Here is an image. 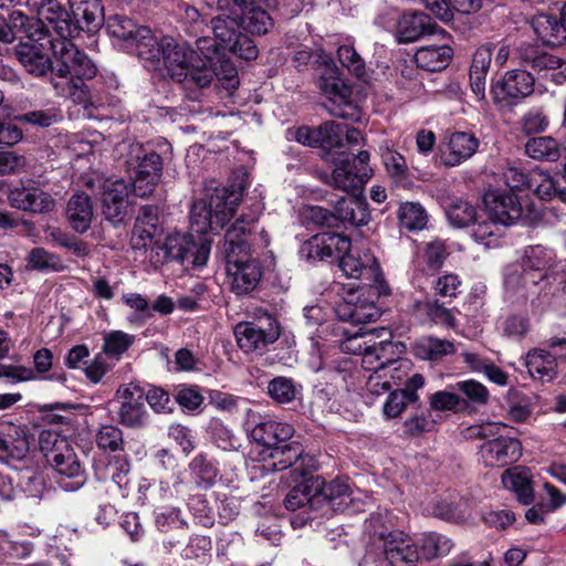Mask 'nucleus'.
I'll return each instance as SVG.
<instances>
[{
	"label": "nucleus",
	"instance_id": "2f4dec72",
	"mask_svg": "<svg viewBox=\"0 0 566 566\" xmlns=\"http://www.w3.org/2000/svg\"><path fill=\"white\" fill-rule=\"evenodd\" d=\"M479 145V139L471 133L455 132L451 134L448 140L449 153L444 158V164L451 167L460 165L476 153Z\"/></svg>",
	"mask_w": 566,
	"mask_h": 566
},
{
	"label": "nucleus",
	"instance_id": "a19ab883",
	"mask_svg": "<svg viewBox=\"0 0 566 566\" xmlns=\"http://www.w3.org/2000/svg\"><path fill=\"white\" fill-rule=\"evenodd\" d=\"M336 218L355 227L366 224L369 214L365 205L355 197H343L335 206Z\"/></svg>",
	"mask_w": 566,
	"mask_h": 566
},
{
	"label": "nucleus",
	"instance_id": "473e14b6",
	"mask_svg": "<svg viewBox=\"0 0 566 566\" xmlns=\"http://www.w3.org/2000/svg\"><path fill=\"white\" fill-rule=\"evenodd\" d=\"M211 22L214 35L220 40L223 48L239 54L241 57H244L243 45L248 38L241 31L233 29L234 25L240 28L239 22H237V18H216Z\"/></svg>",
	"mask_w": 566,
	"mask_h": 566
},
{
	"label": "nucleus",
	"instance_id": "4be33fe9",
	"mask_svg": "<svg viewBox=\"0 0 566 566\" xmlns=\"http://www.w3.org/2000/svg\"><path fill=\"white\" fill-rule=\"evenodd\" d=\"M382 541V549L390 566H412L419 558L416 545L402 532L392 531L388 534L377 532Z\"/></svg>",
	"mask_w": 566,
	"mask_h": 566
},
{
	"label": "nucleus",
	"instance_id": "37998d69",
	"mask_svg": "<svg viewBox=\"0 0 566 566\" xmlns=\"http://www.w3.org/2000/svg\"><path fill=\"white\" fill-rule=\"evenodd\" d=\"M128 474L129 463L123 459L111 461L102 469L96 470L97 478L104 481L109 480L119 491H122V496H127L130 489Z\"/></svg>",
	"mask_w": 566,
	"mask_h": 566
},
{
	"label": "nucleus",
	"instance_id": "c85d7f7f",
	"mask_svg": "<svg viewBox=\"0 0 566 566\" xmlns=\"http://www.w3.org/2000/svg\"><path fill=\"white\" fill-rule=\"evenodd\" d=\"M43 29L44 23L42 20L29 18L21 10H12L8 17L0 14L1 43H12L22 31L28 38H34L36 32H41Z\"/></svg>",
	"mask_w": 566,
	"mask_h": 566
},
{
	"label": "nucleus",
	"instance_id": "4468645a",
	"mask_svg": "<svg viewBox=\"0 0 566 566\" xmlns=\"http://www.w3.org/2000/svg\"><path fill=\"white\" fill-rule=\"evenodd\" d=\"M119 401L118 421L132 429L144 428L149 422V412L144 403L143 389L133 382L120 385L115 394Z\"/></svg>",
	"mask_w": 566,
	"mask_h": 566
},
{
	"label": "nucleus",
	"instance_id": "dca6fc26",
	"mask_svg": "<svg viewBox=\"0 0 566 566\" xmlns=\"http://www.w3.org/2000/svg\"><path fill=\"white\" fill-rule=\"evenodd\" d=\"M338 259V265L347 277L364 280L367 285L378 283L381 279L378 261L369 250H353L349 247Z\"/></svg>",
	"mask_w": 566,
	"mask_h": 566
},
{
	"label": "nucleus",
	"instance_id": "09e8293b",
	"mask_svg": "<svg viewBox=\"0 0 566 566\" xmlns=\"http://www.w3.org/2000/svg\"><path fill=\"white\" fill-rule=\"evenodd\" d=\"M400 227L409 230H422L428 222L424 208L418 202H405L398 211Z\"/></svg>",
	"mask_w": 566,
	"mask_h": 566
},
{
	"label": "nucleus",
	"instance_id": "6ab92c4d",
	"mask_svg": "<svg viewBox=\"0 0 566 566\" xmlns=\"http://www.w3.org/2000/svg\"><path fill=\"white\" fill-rule=\"evenodd\" d=\"M102 189L103 213L111 221L119 219L126 208V198L129 192V185L122 178H107L102 180H88L86 185L94 188L95 185Z\"/></svg>",
	"mask_w": 566,
	"mask_h": 566
},
{
	"label": "nucleus",
	"instance_id": "de8ad7c7",
	"mask_svg": "<svg viewBox=\"0 0 566 566\" xmlns=\"http://www.w3.org/2000/svg\"><path fill=\"white\" fill-rule=\"evenodd\" d=\"M72 19L78 30L96 28L103 21V7L99 0H86L72 11Z\"/></svg>",
	"mask_w": 566,
	"mask_h": 566
},
{
	"label": "nucleus",
	"instance_id": "ea45409f",
	"mask_svg": "<svg viewBox=\"0 0 566 566\" xmlns=\"http://www.w3.org/2000/svg\"><path fill=\"white\" fill-rule=\"evenodd\" d=\"M136 153L135 159H129V165H134V174L146 176L147 178H160L163 170L161 157L155 151H145L140 145H133L130 154Z\"/></svg>",
	"mask_w": 566,
	"mask_h": 566
},
{
	"label": "nucleus",
	"instance_id": "f257e3e1",
	"mask_svg": "<svg viewBox=\"0 0 566 566\" xmlns=\"http://www.w3.org/2000/svg\"><path fill=\"white\" fill-rule=\"evenodd\" d=\"M39 15L48 21L53 33L45 27L46 43L54 57L62 60V66L57 69L59 81H54V90L57 95L70 98L85 108L94 106L86 80L96 75L97 69L90 57L80 51L71 41L78 33L72 14L56 0L34 2Z\"/></svg>",
	"mask_w": 566,
	"mask_h": 566
},
{
	"label": "nucleus",
	"instance_id": "3c124183",
	"mask_svg": "<svg viewBox=\"0 0 566 566\" xmlns=\"http://www.w3.org/2000/svg\"><path fill=\"white\" fill-rule=\"evenodd\" d=\"M450 223L457 228H464L476 220V208L470 201L457 199L446 211Z\"/></svg>",
	"mask_w": 566,
	"mask_h": 566
},
{
	"label": "nucleus",
	"instance_id": "ddd939ff",
	"mask_svg": "<svg viewBox=\"0 0 566 566\" xmlns=\"http://www.w3.org/2000/svg\"><path fill=\"white\" fill-rule=\"evenodd\" d=\"M294 429L291 424L264 420L254 426L250 431V460L254 463L265 462L266 454L272 452L277 444L292 438Z\"/></svg>",
	"mask_w": 566,
	"mask_h": 566
},
{
	"label": "nucleus",
	"instance_id": "5fc2aeb1",
	"mask_svg": "<svg viewBox=\"0 0 566 566\" xmlns=\"http://www.w3.org/2000/svg\"><path fill=\"white\" fill-rule=\"evenodd\" d=\"M379 150L387 172L398 180L405 178L408 172L405 157L392 149L387 143L381 145Z\"/></svg>",
	"mask_w": 566,
	"mask_h": 566
},
{
	"label": "nucleus",
	"instance_id": "412c9836",
	"mask_svg": "<svg viewBox=\"0 0 566 566\" xmlns=\"http://www.w3.org/2000/svg\"><path fill=\"white\" fill-rule=\"evenodd\" d=\"M266 454V461L256 462L250 467V479L264 476L269 472L282 471L295 465L301 459L303 450L298 443H280Z\"/></svg>",
	"mask_w": 566,
	"mask_h": 566
},
{
	"label": "nucleus",
	"instance_id": "1a4fd4ad",
	"mask_svg": "<svg viewBox=\"0 0 566 566\" xmlns=\"http://www.w3.org/2000/svg\"><path fill=\"white\" fill-rule=\"evenodd\" d=\"M518 62L532 70L538 81L563 85L566 83V60L548 53L535 44L523 43L516 49Z\"/></svg>",
	"mask_w": 566,
	"mask_h": 566
},
{
	"label": "nucleus",
	"instance_id": "c9c22d12",
	"mask_svg": "<svg viewBox=\"0 0 566 566\" xmlns=\"http://www.w3.org/2000/svg\"><path fill=\"white\" fill-rule=\"evenodd\" d=\"M319 88L333 102L347 104L352 95L350 87L345 84L340 71L333 62L326 63L319 76Z\"/></svg>",
	"mask_w": 566,
	"mask_h": 566
},
{
	"label": "nucleus",
	"instance_id": "6e6d98bb",
	"mask_svg": "<svg viewBox=\"0 0 566 566\" xmlns=\"http://www.w3.org/2000/svg\"><path fill=\"white\" fill-rule=\"evenodd\" d=\"M556 175L544 171H533L530 175V188L544 200L556 198Z\"/></svg>",
	"mask_w": 566,
	"mask_h": 566
},
{
	"label": "nucleus",
	"instance_id": "13d9d810",
	"mask_svg": "<svg viewBox=\"0 0 566 566\" xmlns=\"http://www.w3.org/2000/svg\"><path fill=\"white\" fill-rule=\"evenodd\" d=\"M453 388L462 392L469 401L476 406H485L490 399L489 389L474 379L459 381Z\"/></svg>",
	"mask_w": 566,
	"mask_h": 566
},
{
	"label": "nucleus",
	"instance_id": "7ed1b4c3",
	"mask_svg": "<svg viewBox=\"0 0 566 566\" xmlns=\"http://www.w3.org/2000/svg\"><path fill=\"white\" fill-rule=\"evenodd\" d=\"M247 185V175L238 178L228 187L217 188L208 202L196 201L190 213V227L199 234H206L222 229L237 212L243 198Z\"/></svg>",
	"mask_w": 566,
	"mask_h": 566
},
{
	"label": "nucleus",
	"instance_id": "20e7f679",
	"mask_svg": "<svg viewBox=\"0 0 566 566\" xmlns=\"http://www.w3.org/2000/svg\"><path fill=\"white\" fill-rule=\"evenodd\" d=\"M39 443L46 461L60 475V488L67 492L81 489L85 483L84 470L67 439L55 431H42Z\"/></svg>",
	"mask_w": 566,
	"mask_h": 566
},
{
	"label": "nucleus",
	"instance_id": "9b49d317",
	"mask_svg": "<svg viewBox=\"0 0 566 566\" xmlns=\"http://www.w3.org/2000/svg\"><path fill=\"white\" fill-rule=\"evenodd\" d=\"M484 203L489 217L502 226H511L517 221H531L532 211L528 203L514 192L488 191L484 195Z\"/></svg>",
	"mask_w": 566,
	"mask_h": 566
},
{
	"label": "nucleus",
	"instance_id": "a18cd8bd",
	"mask_svg": "<svg viewBox=\"0 0 566 566\" xmlns=\"http://www.w3.org/2000/svg\"><path fill=\"white\" fill-rule=\"evenodd\" d=\"M29 452V441L18 429L4 433L0 444V460L9 462L10 460H22Z\"/></svg>",
	"mask_w": 566,
	"mask_h": 566
},
{
	"label": "nucleus",
	"instance_id": "72a5a7b5",
	"mask_svg": "<svg viewBox=\"0 0 566 566\" xmlns=\"http://www.w3.org/2000/svg\"><path fill=\"white\" fill-rule=\"evenodd\" d=\"M384 335H389L388 331L386 328H373V329H366V328H359L357 332H355L353 335H350L343 344L342 349L344 352H349L355 355L361 354L363 359L361 364L365 368H371V365L374 363V359L378 358L376 354V345H369L367 342L364 343V346L360 343H357L359 338L365 337H382Z\"/></svg>",
	"mask_w": 566,
	"mask_h": 566
},
{
	"label": "nucleus",
	"instance_id": "864d4df0",
	"mask_svg": "<svg viewBox=\"0 0 566 566\" xmlns=\"http://www.w3.org/2000/svg\"><path fill=\"white\" fill-rule=\"evenodd\" d=\"M133 342L134 336L122 331H113L104 337L103 354L118 360Z\"/></svg>",
	"mask_w": 566,
	"mask_h": 566
},
{
	"label": "nucleus",
	"instance_id": "b1692460",
	"mask_svg": "<svg viewBox=\"0 0 566 566\" xmlns=\"http://www.w3.org/2000/svg\"><path fill=\"white\" fill-rule=\"evenodd\" d=\"M480 453L486 467L503 468L521 458L522 444L517 439L501 436L485 441Z\"/></svg>",
	"mask_w": 566,
	"mask_h": 566
},
{
	"label": "nucleus",
	"instance_id": "c756f323",
	"mask_svg": "<svg viewBox=\"0 0 566 566\" xmlns=\"http://www.w3.org/2000/svg\"><path fill=\"white\" fill-rule=\"evenodd\" d=\"M94 217L91 198L84 192L74 193L66 206V218L73 230L84 233L91 227Z\"/></svg>",
	"mask_w": 566,
	"mask_h": 566
},
{
	"label": "nucleus",
	"instance_id": "49530a36",
	"mask_svg": "<svg viewBox=\"0 0 566 566\" xmlns=\"http://www.w3.org/2000/svg\"><path fill=\"white\" fill-rule=\"evenodd\" d=\"M454 352L455 346L452 342L437 337L424 338L416 345V355L427 360H440Z\"/></svg>",
	"mask_w": 566,
	"mask_h": 566
},
{
	"label": "nucleus",
	"instance_id": "c03bdc74",
	"mask_svg": "<svg viewBox=\"0 0 566 566\" xmlns=\"http://www.w3.org/2000/svg\"><path fill=\"white\" fill-rule=\"evenodd\" d=\"M154 523L160 533L186 531L188 522L181 516V511L175 506H158L154 510Z\"/></svg>",
	"mask_w": 566,
	"mask_h": 566
},
{
	"label": "nucleus",
	"instance_id": "cd10ccee",
	"mask_svg": "<svg viewBox=\"0 0 566 566\" xmlns=\"http://www.w3.org/2000/svg\"><path fill=\"white\" fill-rule=\"evenodd\" d=\"M295 139L305 146L333 149L343 146L340 124L328 120L315 128L303 126L295 132Z\"/></svg>",
	"mask_w": 566,
	"mask_h": 566
},
{
	"label": "nucleus",
	"instance_id": "39448f33",
	"mask_svg": "<svg viewBox=\"0 0 566 566\" xmlns=\"http://www.w3.org/2000/svg\"><path fill=\"white\" fill-rule=\"evenodd\" d=\"M148 36L149 48L143 51V60L151 63L163 61L170 77L177 82L188 80L193 51L186 43L170 36L156 38L151 30H142Z\"/></svg>",
	"mask_w": 566,
	"mask_h": 566
},
{
	"label": "nucleus",
	"instance_id": "a211bd4d",
	"mask_svg": "<svg viewBox=\"0 0 566 566\" xmlns=\"http://www.w3.org/2000/svg\"><path fill=\"white\" fill-rule=\"evenodd\" d=\"M161 546L165 554L171 555L178 552L184 560L195 565H206L211 559L212 542L205 535L192 534L185 544L180 536L170 535L163 541Z\"/></svg>",
	"mask_w": 566,
	"mask_h": 566
},
{
	"label": "nucleus",
	"instance_id": "bb28decb",
	"mask_svg": "<svg viewBox=\"0 0 566 566\" xmlns=\"http://www.w3.org/2000/svg\"><path fill=\"white\" fill-rule=\"evenodd\" d=\"M281 331L275 318L266 311L256 308L250 322V352L262 355L280 337Z\"/></svg>",
	"mask_w": 566,
	"mask_h": 566
},
{
	"label": "nucleus",
	"instance_id": "58836bf2",
	"mask_svg": "<svg viewBox=\"0 0 566 566\" xmlns=\"http://www.w3.org/2000/svg\"><path fill=\"white\" fill-rule=\"evenodd\" d=\"M452 53L449 45H428L417 50L415 61L419 67L437 72L447 67Z\"/></svg>",
	"mask_w": 566,
	"mask_h": 566
},
{
	"label": "nucleus",
	"instance_id": "8fccbe9b",
	"mask_svg": "<svg viewBox=\"0 0 566 566\" xmlns=\"http://www.w3.org/2000/svg\"><path fill=\"white\" fill-rule=\"evenodd\" d=\"M189 471L196 484L202 489L211 486L218 475V469L206 455H196L189 464Z\"/></svg>",
	"mask_w": 566,
	"mask_h": 566
},
{
	"label": "nucleus",
	"instance_id": "2eb2a0df",
	"mask_svg": "<svg viewBox=\"0 0 566 566\" xmlns=\"http://www.w3.org/2000/svg\"><path fill=\"white\" fill-rule=\"evenodd\" d=\"M546 349H533L527 353L526 367L534 379L543 382L553 380L557 375V360L566 358V338H552Z\"/></svg>",
	"mask_w": 566,
	"mask_h": 566
},
{
	"label": "nucleus",
	"instance_id": "f3484780",
	"mask_svg": "<svg viewBox=\"0 0 566 566\" xmlns=\"http://www.w3.org/2000/svg\"><path fill=\"white\" fill-rule=\"evenodd\" d=\"M8 199L13 208L33 213H48L55 208V200L32 181L21 182L10 189Z\"/></svg>",
	"mask_w": 566,
	"mask_h": 566
},
{
	"label": "nucleus",
	"instance_id": "e433bc0d",
	"mask_svg": "<svg viewBox=\"0 0 566 566\" xmlns=\"http://www.w3.org/2000/svg\"><path fill=\"white\" fill-rule=\"evenodd\" d=\"M318 476L305 479L286 494L285 507L290 511L308 507V510L317 512V504H314L313 499L316 497L315 492L318 491Z\"/></svg>",
	"mask_w": 566,
	"mask_h": 566
},
{
	"label": "nucleus",
	"instance_id": "052dcab7",
	"mask_svg": "<svg viewBox=\"0 0 566 566\" xmlns=\"http://www.w3.org/2000/svg\"><path fill=\"white\" fill-rule=\"evenodd\" d=\"M416 306L418 311L427 314L436 324H442L446 326H454L455 324L452 312L438 301H426L418 303Z\"/></svg>",
	"mask_w": 566,
	"mask_h": 566
},
{
	"label": "nucleus",
	"instance_id": "4c0bfd02",
	"mask_svg": "<svg viewBox=\"0 0 566 566\" xmlns=\"http://www.w3.org/2000/svg\"><path fill=\"white\" fill-rule=\"evenodd\" d=\"M503 485L515 493L517 500L523 504H530L534 499L531 474L527 470L515 467L502 474Z\"/></svg>",
	"mask_w": 566,
	"mask_h": 566
},
{
	"label": "nucleus",
	"instance_id": "bf43d9fd",
	"mask_svg": "<svg viewBox=\"0 0 566 566\" xmlns=\"http://www.w3.org/2000/svg\"><path fill=\"white\" fill-rule=\"evenodd\" d=\"M452 548V542L441 534L430 533L422 539V554L431 559L448 554Z\"/></svg>",
	"mask_w": 566,
	"mask_h": 566
},
{
	"label": "nucleus",
	"instance_id": "5701e85b",
	"mask_svg": "<svg viewBox=\"0 0 566 566\" xmlns=\"http://www.w3.org/2000/svg\"><path fill=\"white\" fill-rule=\"evenodd\" d=\"M438 32H443V30L427 13L410 11L399 18L396 39L399 43H411Z\"/></svg>",
	"mask_w": 566,
	"mask_h": 566
},
{
	"label": "nucleus",
	"instance_id": "7c9ffc66",
	"mask_svg": "<svg viewBox=\"0 0 566 566\" xmlns=\"http://www.w3.org/2000/svg\"><path fill=\"white\" fill-rule=\"evenodd\" d=\"M336 314L339 319L350 322L355 325L375 322L380 317V311L376 304L368 300L356 302L345 301L337 305Z\"/></svg>",
	"mask_w": 566,
	"mask_h": 566
},
{
	"label": "nucleus",
	"instance_id": "f704fd0d",
	"mask_svg": "<svg viewBox=\"0 0 566 566\" xmlns=\"http://www.w3.org/2000/svg\"><path fill=\"white\" fill-rule=\"evenodd\" d=\"M537 38L547 45H558L566 39L564 21L549 13H538L532 19Z\"/></svg>",
	"mask_w": 566,
	"mask_h": 566
},
{
	"label": "nucleus",
	"instance_id": "338daca9",
	"mask_svg": "<svg viewBox=\"0 0 566 566\" xmlns=\"http://www.w3.org/2000/svg\"><path fill=\"white\" fill-rule=\"evenodd\" d=\"M548 118L541 109H531L521 118L522 130L527 134H538L546 130Z\"/></svg>",
	"mask_w": 566,
	"mask_h": 566
},
{
	"label": "nucleus",
	"instance_id": "0e129e2a",
	"mask_svg": "<svg viewBox=\"0 0 566 566\" xmlns=\"http://www.w3.org/2000/svg\"><path fill=\"white\" fill-rule=\"evenodd\" d=\"M337 56L344 67L360 76L365 72V62L355 48L350 44H343L337 50Z\"/></svg>",
	"mask_w": 566,
	"mask_h": 566
},
{
	"label": "nucleus",
	"instance_id": "f03ea898",
	"mask_svg": "<svg viewBox=\"0 0 566 566\" xmlns=\"http://www.w3.org/2000/svg\"><path fill=\"white\" fill-rule=\"evenodd\" d=\"M554 254L542 245L525 249L520 264L510 265L504 275V289L518 300L539 296L546 291Z\"/></svg>",
	"mask_w": 566,
	"mask_h": 566
},
{
	"label": "nucleus",
	"instance_id": "774afa93",
	"mask_svg": "<svg viewBox=\"0 0 566 566\" xmlns=\"http://www.w3.org/2000/svg\"><path fill=\"white\" fill-rule=\"evenodd\" d=\"M429 403L437 411H454L459 409L462 400L457 394L440 390L430 397Z\"/></svg>",
	"mask_w": 566,
	"mask_h": 566
},
{
	"label": "nucleus",
	"instance_id": "69168bd1",
	"mask_svg": "<svg viewBox=\"0 0 566 566\" xmlns=\"http://www.w3.org/2000/svg\"><path fill=\"white\" fill-rule=\"evenodd\" d=\"M28 263L35 270H59L61 268V260L53 253H50L43 248H35L30 251L28 255Z\"/></svg>",
	"mask_w": 566,
	"mask_h": 566
},
{
	"label": "nucleus",
	"instance_id": "9d476101",
	"mask_svg": "<svg viewBox=\"0 0 566 566\" xmlns=\"http://www.w3.org/2000/svg\"><path fill=\"white\" fill-rule=\"evenodd\" d=\"M45 28L41 32H36L34 38H29L28 42H20L15 48V55L28 73L34 76H43L48 72L52 73L51 83L59 81L57 69L62 66V60H57L56 66H53L50 56L44 52L46 43Z\"/></svg>",
	"mask_w": 566,
	"mask_h": 566
},
{
	"label": "nucleus",
	"instance_id": "f8f14e48",
	"mask_svg": "<svg viewBox=\"0 0 566 566\" xmlns=\"http://www.w3.org/2000/svg\"><path fill=\"white\" fill-rule=\"evenodd\" d=\"M535 88V76L526 70H511L492 85L491 94L494 104L513 106L531 96Z\"/></svg>",
	"mask_w": 566,
	"mask_h": 566
},
{
	"label": "nucleus",
	"instance_id": "603ef678",
	"mask_svg": "<svg viewBox=\"0 0 566 566\" xmlns=\"http://www.w3.org/2000/svg\"><path fill=\"white\" fill-rule=\"evenodd\" d=\"M300 389L293 379L279 376L268 384L269 396L277 403H289L295 400Z\"/></svg>",
	"mask_w": 566,
	"mask_h": 566
},
{
	"label": "nucleus",
	"instance_id": "79ce46f5",
	"mask_svg": "<svg viewBox=\"0 0 566 566\" xmlns=\"http://www.w3.org/2000/svg\"><path fill=\"white\" fill-rule=\"evenodd\" d=\"M525 153L533 159L557 161L560 156V143L551 136L533 137L525 144Z\"/></svg>",
	"mask_w": 566,
	"mask_h": 566
},
{
	"label": "nucleus",
	"instance_id": "680f3d73",
	"mask_svg": "<svg viewBox=\"0 0 566 566\" xmlns=\"http://www.w3.org/2000/svg\"><path fill=\"white\" fill-rule=\"evenodd\" d=\"M144 400L147 401L156 413H170L175 408V402L171 400L170 395L159 387H150L144 394Z\"/></svg>",
	"mask_w": 566,
	"mask_h": 566
},
{
	"label": "nucleus",
	"instance_id": "a878e982",
	"mask_svg": "<svg viewBox=\"0 0 566 566\" xmlns=\"http://www.w3.org/2000/svg\"><path fill=\"white\" fill-rule=\"evenodd\" d=\"M318 482V491L315 492L316 497L313 499V502L317 504V512L321 515L343 511L348 505L350 491L346 482L336 479L325 483L319 476Z\"/></svg>",
	"mask_w": 566,
	"mask_h": 566
},
{
	"label": "nucleus",
	"instance_id": "0eeeda50",
	"mask_svg": "<svg viewBox=\"0 0 566 566\" xmlns=\"http://www.w3.org/2000/svg\"><path fill=\"white\" fill-rule=\"evenodd\" d=\"M157 249L163 251V258L157 262L177 261L186 268H203L210 256L211 241L206 238L195 241L191 234L172 232Z\"/></svg>",
	"mask_w": 566,
	"mask_h": 566
},
{
	"label": "nucleus",
	"instance_id": "393cba45",
	"mask_svg": "<svg viewBox=\"0 0 566 566\" xmlns=\"http://www.w3.org/2000/svg\"><path fill=\"white\" fill-rule=\"evenodd\" d=\"M107 28L109 33L123 41L128 51H134L143 60V51L149 48L148 36L142 30H150L147 27H138L132 19L125 15H114L108 19Z\"/></svg>",
	"mask_w": 566,
	"mask_h": 566
},
{
	"label": "nucleus",
	"instance_id": "4d7b16f0",
	"mask_svg": "<svg viewBox=\"0 0 566 566\" xmlns=\"http://www.w3.org/2000/svg\"><path fill=\"white\" fill-rule=\"evenodd\" d=\"M501 223L491 219L481 221L473 229V238L476 242L484 244L486 248L495 247L497 239L501 237Z\"/></svg>",
	"mask_w": 566,
	"mask_h": 566
},
{
	"label": "nucleus",
	"instance_id": "e2e57ef3",
	"mask_svg": "<svg viewBox=\"0 0 566 566\" xmlns=\"http://www.w3.org/2000/svg\"><path fill=\"white\" fill-rule=\"evenodd\" d=\"M96 443L103 450L117 451L122 449L124 443L122 430L116 426H102L96 433Z\"/></svg>",
	"mask_w": 566,
	"mask_h": 566
},
{
	"label": "nucleus",
	"instance_id": "6e6552de",
	"mask_svg": "<svg viewBox=\"0 0 566 566\" xmlns=\"http://www.w3.org/2000/svg\"><path fill=\"white\" fill-rule=\"evenodd\" d=\"M331 160L335 165L332 174V185L343 191H357L363 188L371 176L368 166L369 153L366 150L353 155L343 150L331 154Z\"/></svg>",
	"mask_w": 566,
	"mask_h": 566
},
{
	"label": "nucleus",
	"instance_id": "423d86ee",
	"mask_svg": "<svg viewBox=\"0 0 566 566\" xmlns=\"http://www.w3.org/2000/svg\"><path fill=\"white\" fill-rule=\"evenodd\" d=\"M227 277L235 301L248 294L247 222L240 218L226 233Z\"/></svg>",
	"mask_w": 566,
	"mask_h": 566
},
{
	"label": "nucleus",
	"instance_id": "aec40b11",
	"mask_svg": "<svg viewBox=\"0 0 566 566\" xmlns=\"http://www.w3.org/2000/svg\"><path fill=\"white\" fill-rule=\"evenodd\" d=\"M352 247L350 240L336 232H323L313 235L305 241L301 253L308 260L323 261L329 258H339L342 252H347Z\"/></svg>",
	"mask_w": 566,
	"mask_h": 566
}]
</instances>
